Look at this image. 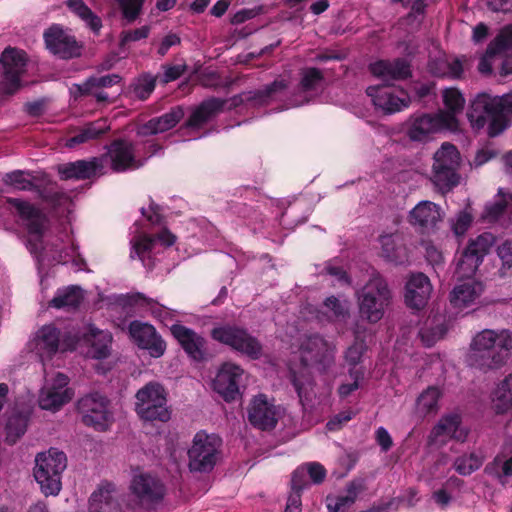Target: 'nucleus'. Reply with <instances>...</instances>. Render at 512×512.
<instances>
[{
	"instance_id": "1",
	"label": "nucleus",
	"mask_w": 512,
	"mask_h": 512,
	"mask_svg": "<svg viewBox=\"0 0 512 512\" xmlns=\"http://www.w3.org/2000/svg\"><path fill=\"white\" fill-rule=\"evenodd\" d=\"M289 369L293 385L304 405L313 394L312 369L325 371L334 362L335 346L318 335L300 337L291 346Z\"/></svg>"
},
{
	"instance_id": "2",
	"label": "nucleus",
	"mask_w": 512,
	"mask_h": 512,
	"mask_svg": "<svg viewBox=\"0 0 512 512\" xmlns=\"http://www.w3.org/2000/svg\"><path fill=\"white\" fill-rule=\"evenodd\" d=\"M9 203L16 207L23 225L27 229V246L30 252L39 260L44 261L51 256L57 263L72 262L78 265L81 261L77 247L69 240V247H59L57 243L44 244L43 235L46 229L47 219L37 209L27 202L18 199H9Z\"/></svg>"
},
{
	"instance_id": "3",
	"label": "nucleus",
	"mask_w": 512,
	"mask_h": 512,
	"mask_svg": "<svg viewBox=\"0 0 512 512\" xmlns=\"http://www.w3.org/2000/svg\"><path fill=\"white\" fill-rule=\"evenodd\" d=\"M469 122L474 130L487 127V134L496 137L503 133L512 119V93L503 96L478 94L468 113Z\"/></svg>"
},
{
	"instance_id": "4",
	"label": "nucleus",
	"mask_w": 512,
	"mask_h": 512,
	"mask_svg": "<svg viewBox=\"0 0 512 512\" xmlns=\"http://www.w3.org/2000/svg\"><path fill=\"white\" fill-rule=\"evenodd\" d=\"M512 350V333L508 330L484 329L470 343L467 355L469 365L481 369L501 366Z\"/></svg>"
},
{
	"instance_id": "5",
	"label": "nucleus",
	"mask_w": 512,
	"mask_h": 512,
	"mask_svg": "<svg viewBox=\"0 0 512 512\" xmlns=\"http://www.w3.org/2000/svg\"><path fill=\"white\" fill-rule=\"evenodd\" d=\"M67 466L66 455L56 448L35 457L34 478L46 496H56L62 488L61 476Z\"/></svg>"
},
{
	"instance_id": "6",
	"label": "nucleus",
	"mask_w": 512,
	"mask_h": 512,
	"mask_svg": "<svg viewBox=\"0 0 512 512\" xmlns=\"http://www.w3.org/2000/svg\"><path fill=\"white\" fill-rule=\"evenodd\" d=\"M390 291L385 280L376 275L357 293L359 315L370 323L382 319L389 304Z\"/></svg>"
},
{
	"instance_id": "7",
	"label": "nucleus",
	"mask_w": 512,
	"mask_h": 512,
	"mask_svg": "<svg viewBox=\"0 0 512 512\" xmlns=\"http://www.w3.org/2000/svg\"><path fill=\"white\" fill-rule=\"evenodd\" d=\"M135 398V411L142 420L167 422L170 419L166 391L160 383H147L137 391Z\"/></svg>"
},
{
	"instance_id": "8",
	"label": "nucleus",
	"mask_w": 512,
	"mask_h": 512,
	"mask_svg": "<svg viewBox=\"0 0 512 512\" xmlns=\"http://www.w3.org/2000/svg\"><path fill=\"white\" fill-rule=\"evenodd\" d=\"M221 438L215 434L199 431L188 450L189 468L196 472L211 471L220 458Z\"/></svg>"
},
{
	"instance_id": "9",
	"label": "nucleus",
	"mask_w": 512,
	"mask_h": 512,
	"mask_svg": "<svg viewBox=\"0 0 512 512\" xmlns=\"http://www.w3.org/2000/svg\"><path fill=\"white\" fill-rule=\"evenodd\" d=\"M460 165V154L450 143H443L434 154L432 181L441 191L445 192L459 183L457 173Z\"/></svg>"
},
{
	"instance_id": "10",
	"label": "nucleus",
	"mask_w": 512,
	"mask_h": 512,
	"mask_svg": "<svg viewBox=\"0 0 512 512\" xmlns=\"http://www.w3.org/2000/svg\"><path fill=\"white\" fill-rule=\"evenodd\" d=\"M211 337L213 340L253 359L259 358L262 352V347L257 339L245 329L235 325H217L212 329Z\"/></svg>"
},
{
	"instance_id": "11",
	"label": "nucleus",
	"mask_w": 512,
	"mask_h": 512,
	"mask_svg": "<svg viewBox=\"0 0 512 512\" xmlns=\"http://www.w3.org/2000/svg\"><path fill=\"white\" fill-rule=\"evenodd\" d=\"M112 335L107 330H100L91 323H83L73 329L72 342L85 347V355L92 359H105L111 354Z\"/></svg>"
},
{
	"instance_id": "12",
	"label": "nucleus",
	"mask_w": 512,
	"mask_h": 512,
	"mask_svg": "<svg viewBox=\"0 0 512 512\" xmlns=\"http://www.w3.org/2000/svg\"><path fill=\"white\" fill-rule=\"evenodd\" d=\"M73 330L67 332L60 339V332L53 325H44L29 342L32 351L41 358L51 357L58 350L73 351L77 349V343L72 342Z\"/></svg>"
},
{
	"instance_id": "13",
	"label": "nucleus",
	"mask_w": 512,
	"mask_h": 512,
	"mask_svg": "<svg viewBox=\"0 0 512 512\" xmlns=\"http://www.w3.org/2000/svg\"><path fill=\"white\" fill-rule=\"evenodd\" d=\"M129 491L136 509L151 508L164 495L162 483L151 474L140 470L133 471Z\"/></svg>"
},
{
	"instance_id": "14",
	"label": "nucleus",
	"mask_w": 512,
	"mask_h": 512,
	"mask_svg": "<svg viewBox=\"0 0 512 512\" xmlns=\"http://www.w3.org/2000/svg\"><path fill=\"white\" fill-rule=\"evenodd\" d=\"M457 128L454 115L439 111L435 114H423L412 119L408 135L413 141H425L430 135Z\"/></svg>"
},
{
	"instance_id": "15",
	"label": "nucleus",
	"mask_w": 512,
	"mask_h": 512,
	"mask_svg": "<svg viewBox=\"0 0 512 512\" xmlns=\"http://www.w3.org/2000/svg\"><path fill=\"white\" fill-rule=\"evenodd\" d=\"M68 384V377L62 373H57L47 379L39 394L40 408L55 412L70 402L74 396V391Z\"/></svg>"
},
{
	"instance_id": "16",
	"label": "nucleus",
	"mask_w": 512,
	"mask_h": 512,
	"mask_svg": "<svg viewBox=\"0 0 512 512\" xmlns=\"http://www.w3.org/2000/svg\"><path fill=\"white\" fill-rule=\"evenodd\" d=\"M366 92L374 106L385 114L400 112L411 101L406 91L388 85L369 86Z\"/></svg>"
},
{
	"instance_id": "17",
	"label": "nucleus",
	"mask_w": 512,
	"mask_h": 512,
	"mask_svg": "<svg viewBox=\"0 0 512 512\" xmlns=\"http://www.w3.org/2000/svg\"><path fill=\"white\" fill-rule=\"evenodd\" d=\"M176 237L163 229L156 237L141 233L134 236L131 243V258L138 257L145 266H150L152 255L159 252L158 247H169L175 243Z\"/></svg>"
},
{
	"instance_id": "18",
	"label": "nucleus",
	"mask_w": 512,
	"mask_h": 512,
	"mask_svg": "<svg viewBox=\"0 0 512 512\" xmlns=\"http://www.w3.org/2000/svg\"><path fill=\"white\" fill-rule=\"evenodd\" d=\"M282 414L283 409L264 394L256 395L248 409L250 423L261 430L274 428Z\"/></svg>"
},
{
	"instance_id": "19",
	"label": "nucleus",
	"mask_w": 512,
	"mask_h": 512,
	"mask_svg": "<svg viewBox=\"0 0 512 512\" xmlns=\"http://www.w3.org/2000/svg\"><path fill=\"white\" fill-rule=\"evenodd\" d=\"M83 422L97 430H105L110 419L107 399L99 393L84 396L78 401Z\"/></svg>"
},
{
	"instance_id": "20",
	"label": "nucleus",
	"mask_w": 512,
	"mask_h": 512,
	"mask_svg": "<svg viewBox=\"0 0 512 512\" xmlns=\"http://www.w3.org/2000/svg\"><path fill=\"white\" fill-rule=\"evenodd\" d=\"M106 158L116 172L138 169L143 166L146 157H140L137 148L131 143L116 140L108 147Z\"/></svg>"
},
{
	"instance_id": "21",
	"label": "nucleus",
	"mask_w": 512,
	"mask_h": 512,
	"mask_svg": "<svg viewBox=\"0 0 512 512\" xmlns=\"http://www.w3.org/2000/svg\"><path fill=\"white\" fill-rule=\"evenodd\" d=\"M4 84L8 93H13L20 87V77L25 70L27 56L24 51L7 48L0 59Z\"/></svg>"
},
{
	"instance_id": "22",
	"label": "nucleus",
	"mask_w": 512,
	"mask_h": 512,
	"mask_svg": "<svg viewBox=\"0 0 512 512\" xmlns=\"http://www.w3.org/2000/svg\"><path fill=\"white\" fill-rule=\"evenodd\" d=\"M129 334L132 340L142 349L148 350L152 357H161L166 350V343L148 323L133 321L129 325Z\"/></svg>"
},
{
	"instance_id": "23",
	"label": "nucleus",
	"mask_w": 512,
	"mask_h": 512,
	"mask_svg": "<svg viewBox=\"0 0 512 512\" xmlns=\"http://www.w3.org/2000/svg\"><path fill=\"white\" fill-rule=\"evenodd\" d=\"M484 292V285L475 280L468 279L455 285L451 294L450 302L455 309L460 311L477 309L481 304V296Z\"/></svg>"
},
{
	"instance_id": "24",
	"label": "nucleus",
	"mask_w": 512,
	"mask_h": 512,
	"mask_svg": "<svg viewBox=\"0 0 512 512\" xmlns=\"http://www.w3.org/2000/svg\"><path fill=\"white\" fill-rule=\"evenodd\" d=\"M242 374L240 366L230 362L224 363L213 381V389L226 401L234 400L239 393V380Z\"/></svg>"
},
{
	"instance_id": "25",
	"label": "nucleus",
	"mask_w": 512,
	"mask_h": 512,
	"mask_svg": "<svg viewBox=\"0 0 512 512\" xmlns=\"http://www.w3.org/2000/svg\"><path fill=\"white\" fill-rule=\"evenodd\" d=\"M460 416L456 413L444 415L433 427L429 436V442L433 445H442L448 439L464 441L467 430L460 426Z\"/></svg>"
},
{
	"instance_id": "26",
	"label": "nucleus",
	"mask_w": 512,
	"mask_h": 512,
	"mask_svg": "<svg viewBox=\"0 0 512 512\" xmlns=\"http://www.w3.org/2000/svg\"><path fill=\"white\" fill-rule=\"evenodd\" d=\"M44 39L47 48L61 58H71L80 53L74 37L59 26L49 28L44 34Z\"/></svg>"
},
{
	"instance_id": "27",
	"label": "nucleus",
	"mask_w": 512,
	"mask_h": 512,
	"mask_svg": "<svg viewBox=\"0 0 512 512\" xmlns=\"http://www.w3.org/2000/svg\"><path fill=\"white\" fill-rule=\"evenodd\" d=\"M432 285L423 273L412 274L405 287V303L408 307L420 310L430 299Z\"/></svg>"
},
{
	"instance_id": "28",
	"label": "nucleus",
	"mask_w": 512,
	"mask_h": 512,
	"mask_svg": "<svg viewBox=\"0 0 512 512\" xmlns=\"http://www.w3.org/2000/svg\"><path fill=\"white\" fill-rule=\"evenodd\" d=\"M323 76L315 68L304 69L298 91L293 95L290 106L296 107L309 103L322 90Z\"/></svg>"
},
{
	"instance_id": "29",
	"label": "nucleus",
	"mask_w": 512,
	"mask_h": 512,
	"mask_svg": "<svg viewBox=\"0 0 512 512\" xmlns=\"http://www.w3.org/2000/svg\"><path fill=\"white\" fill-rule=\"evenodd\" d=\"M171 333L188 354L194 360L200 361L205 356V340L192 329L181 324L171 326Z\"/></svg>"
},
{
	"instance_id": "30",
	"label": "nucleus",
	"mask_w": 512,
	"mask_h": 512,
	"mask_svg": "<svg viewBox=\"0 0 512 512\" xmlns=\"http://www.w3.org/2000/svg\"><path fill=\"white\" fill-rule=\"evenodd\" d=\"M369 69L375 77L385 82L403 80L411 75L410 65L402 59L379 60L371 63Z\"/></svg>"
},
{
	"instance_id": "31",
	"label": "nucleus",
	"mask_w": 512,
	"mask_h": 512,
	"mask_svg": "<svg viewBox=\"0 0 512 512\" xmlns=\"http://www.w3.org/2000/svg\"><path fill=\"white\" fill-rule=\"evenodd\" d=\"M115 487L110 483L101 484L91 495L90 512H136L135 507H129L124 511L122 506L115 501Z\"/></svg>"
},
{
	"instance_id": "32",
	"label": "nucleus",
	"mask_w": 512,
	"mask_h": 512,
	"mask_svg": "<svg viewBox=\"0 0 512 512\" xmlns=\"http://www.w3.org/2000/svg\"><path fill=\"white\" fill-rule=\"evenodd\" d=\"M512 52V25L501 30L499 35L491 42L486 53L480 59L478 69L482 74L492 71V58L498 53L508 54Z\"/></svg>"
},
{
	"instance_id": "33",
	"label": "nucleus",
	"mask_w": 512,
	"mask_h": 512,
	"mask_svg": "<svg viewBox=\"0 0 512 512\" xmlns=\"http://www.w3.org/2000/svg\"><path fill=\"white\" fill-rule=\"evenodd\" d=\"M102 169V159L93 158L60 165L58 173L62 179H87L102 173Z\"/></svg>"
},
{
	"instance_id": "34",
	"label": "nucleus",
	"mask_w": 512,
	"mask_h": 512,
	"mask_svg": "<svg viewBox=\"0 0 512 512\" xmlns=\"http://www.w3.org/2000/svg\"><path fill=\"white\" fill-rule=\"evenodd\" d=\"M184 112L181 107H175L168 113L149 120L138 128V135L148 136L166 132L175 127L183 118Z\"/></svg>"
},
{
	"instance_id": "35",
	"label": "nucleus",
	"mask_w": 512,
	"mask_h": 512,
	"mask_svg": "<svg viewBox=\"0 0 512 512\" xmlns=\"http://www.w3.org/2000/svg\"><path fill=\"white\" fill-rule=\"evenodd\" d=\"M441 209L431 201L419 202L409 213V222L422 228L434 227L441 220Z\"/></svg>"
},
{
	"instance_id": "36",
	"label": "nucleus",
	"mask_w": 512,
	"mask_h": 512,
	"mask_svg": "<svg viewBox=\"0 0 512 512\" xmlns=\"http://www.w3.org/2000/svg\"><path fill=\"white\" fill-rule=\"evenodd\" d=\"M307 476H309L313 483L319 484L325 479L326 470L317 462L306 463L298 467L292 475V490L302 491L308 483Z\"/></svg>"
},
{
	"instance_id": "37",
	"label": "nucleus",
	"mask_w": 512,
	"mask_h": 512,
	"mask_svg": "<svg viewBox=\"0 0 512 512\" xmlns=\"http://www.w3.org/2000/svg\"><path fill=\"white\" fill-rule=\"evenodd\" d=\"M382 255L387 260L402 264L408 259V252L398 234L382 235L380 237Z\"/></svg>"
},
{
	"instance_id": "38",
	"label": "nucleus",
	"mask_w": 512,
	"mask_h": 512,
	"mask_svg": "<svg viewBox=\"0 0 512 512\" xmlns=\"http://www.w3.org/2000/svg\"><path fill=\"white\" fill-rule=\"evenodd\" d=\"M491 404L498 414L512 411V373L496 386L491 394Z\"/></svg>"
},
{
	"instance_id": "39",
	"label": "nucleus",
	"mask_w": 512,
	"mask_h": 512,
	"mask_svg": "<svg viewBox=\"0 0 512 512\" xmlns=\"http://www.w3.org/2000/svg\"><path fill=\"white\" fill-rule=\"evenodd\" d=\"M69 11L79 18L93 33L99 34L102 28L101 18L94 13L83 0H67Z\"/></svg>"
},
{
	"instance_id": "40",
	"label": "nucleus",
	"mask_w": 512,
	"mask_h": 512,
	"mask_svg": "<svg viewBox=\"0 0 512 512\" xmlns=\"http://www.w3.org/2000/svg\"><path fill=\"white\" fill-rule=\"evenodd\" d=\"M224 102L219 99H210L204 101L198 106L188 119L187 126L191 128H199L207 121L212 119L223 109Z\"/></svg>"
},
{
	"instance_id": "41",
	"label": "nucleus",
	"mask_w": 512,
	"mask_h": 512,
	"mask_svg": "<svg viewBox=\"0 0 512 512\" xmlns=\"http://www.w3.org/2000/svg\"><path fill=\"white\" fill-rule=\"evenodd\" d=\"M110 126L107 120L100 119L95 122L85 125L75 136L71 137L66 142V146L69 148L75 147L76 145L83 144L90 140L99 138L102 134L109 130Z\"/></svg>"
},
{
	"instance_id": "42",
	"label": "nucleus",
	"mask_w": 512,
	"mask_h": 512,
	"mask_svg": "<svg viewBox=\"0 0 512 512\" xmlns=\"http://www.w3.org/2000/svg\"><path fill=\"white\" fill-rule=\"evenodd\" d=\"M429 70L436 76L459 77L463 71V66L459 59H449L442 54L429 63Z\"/></svg>"
},
{
	"instance_id": "43",
	"label": "nucleus",
	"mask_w": 512,
	"mask_h": 512,
	"mask_svg": "<svg viewBox=\"0 0 512 512\" xmlns=\"http://www.w3.org/2000/svg\"><path fill=\"white\" fill-rule=\"evenodd\" d=\"M442 391L436 386H430L424 390L416 401V411L421 415L436 413L439 410V400Z\"/></svg>"
},
{
	"instance_id": "44",
	"label": "nucleus",
	"mask_w": 512,
	"mask_h": 512,
	"mask_svg": "<svg viewBox=\"0 0 512 512\" xmlns=\"http://www.w3.org/2000/svg\"><path fill=\"white\" fill-rule=\"evenodd\" d=\"M348 315V302L340 301L335 297H328L317 315L320 321H340Z\"/></svg>"
},
{
	"instance_id": "45",
	"label": "nucleus",
	"mask_w": 512,
	"mask_h": 512,
	"mask_svg": "<svg viewBox=\"0 0 512 512\" xmlns=\"http://www.w3.org/2000/svg\"><path fill=\"white\" fill-rule=\"evenodd\" d=\"M447 331L448 325L445 323V319L442 316H439L430 320L425 327L420 330L419 334L422 343L425 346L430 347L440 340Z\"/></svg>"
},
{
	"instance_id": "46",
	"label": "nucleus",
	"mask_w": 512,
	"mask_h": 512,
	"mask_svg": "<svg viewBox=\"0 0 512 512\" xmlns=\"http://www.w3.org/2000/svg\"><path fill=\"white\" fill-rule=\"evenodd\" d=\"M29 409H22L20 412L8 417L5 430L6 440L15 443L26 431Z\"/></svg>"
},
{
	"instance_id": "47",
	"label": "nucleus",
	"mask_w": 512,
	"mask_h": 512,
	"mask_svg": "<svg viewBox=\"0 0 512 512\" xmlns=\"http://www.w3.org/2000/svg\"><path fill=\"white\" fill-rule=\"evenodd\" d=\"M119 81L120 77L116 74L102 77H90L83 84L72 85L70 92L75 97L82 96L84 93L92 92L94 88L110 87Z\"/></svg>"
},
{
	"instance_id": "48",
	"label": "nucleus",
	"mask_w": 512,
	"mask_h": 512,
	"mask_svg": "<svg viewBox=\"0 0 512 512\" xmlns=\"http://www.w3.org/2000/svg\"><path fill=\"white\" fill-rule=\"evenodd\" d=\"M358 495L357 486L350 484L345 493L338 496H328L326 505L329 512H345L356 500Z\"/></svg>"
},
{
	"instance_id": "49",
	"label": "nucleus",
	"mask_w": 512,
	"mask_h": 512,
	"mask_svg": "<svg viewBox=\"0 0 512 512\" xmlns=\"http://www.w3.org/2000/svg\"><path fill=\"white\" fill-rule=\"evenodd\" d=\"M82 300V290L77 286H71L58 290L55 297L51 300V305L55 308L76 307Z\"/></svg>"
},
{
	"instance_id": "50",
	"label": "nucleus",
	"mask_w": 512,
	"mask_h": 512,
	"mask_svg": "<svg viewBox=\"0 0 512 512\" xmlns=\"http://www.w3.org/2000/svg\"><path fill=\"white\" fill-rule=\"evenodd\" d=\"M510 203H512V193L505 194L502 189H499L494 201L485 206L482 218L489 222L497 220Z\"/></svg>"
},
{
	"instance_id": "51",
	"label": "nucleus",
	"mask_w": 512,
	"mask_h": 512,
	"mask_svg": "<svg viewBox=\"0 0 512 512\" xmlns=\"http://www.w3.org/2000/svg\"><path fill=\"white\" fill-rule=\"evenodd\" d=\"M481 263L479 257L472 255L465 249L457 261L456 275L458 279H471Z\"/></svg>"
},
{
	"instance_id": "52",
	"label": "nucleus",
	"mask_w": 512,
	"mask_h": 512,
	"mask_svg": "<svg viewBox=\"0 0 512 512\" xmlns=\"http://www.w3.org/2000/svg\"><path fill=\"white\" fill-rule=\"evenodd\" d=\"M3 183L11 187L13 190L19 191H30L35 187L32 175L21 170L5 174L3 177Z\"/></svg>"
},
{
	"instance_id": "53",
	"label": "nucleus",
	"mask_w": 512,
	"mask_h": 512,
	"mask_svg": "<svg viewBox=\"0 0 512 512\" xmlns=\"http://www.w3.org/2000/svg\"><path fill=\"white\" fill-rule=\"evenodd\" d=\"M134 298L135 303L147 308L151 314L161 322L166 323L171 319V311L154 300L149 299L142 294H136Z\"/></svg>"
},
{
	"instance_id": "54",
	"label": "nucleus",
	"mask_w": 512,
	"mask_h": 512,
	"mask_svg": "<svg viewBox=\"0 0 512 512\" xmlns=\"http://www.w3.org/2000/svg\"><path fill=\"white\" fill-rule=\"evenodd\" d=\"M443 102L447 109L445 113L456 115L460 113L465 105V99L459 90L455 88H447L443 91ZM457 120V118H455Z\"/></svg>"
},
{
	"instance_id": "55",
	"label": "nucleus",
	"mask_w": 512,
	"mask_h": 512,
	"mask_svg": "<svg viewBox=\"0 0 512 512\" xmlns=\"http://www.w3.org/2000/svg\"><path fill=\"white\" fill-rule=\"evenodd\" d=\"M493 243V235L490 233H484L479 235L476 239L471 240L466 250L472 255L479 257V260L482 262L484 256L488 253Z\"/></svg>"
},
{
	"instance_id": "56",
	"label": "nucleus",
	"mask_w": 512,
	"mask_h": 512,
	"mask_svg": "<svg viewBox=\"0 0 512 512\" xmlns=\"http://www.w3.org/2000/svg\"><path fill=\"white\" fill-rule=\"evenodd\" d=\"M508 453H512V442H507L503 447L502 454L494 460L493 469L498 476H512V457L506 459Z\"/></svg>"
},
{
	"instance_id": "57",
	"label": "nucleus",
	"mask_w": 512,
	"mask_h": 512,
	"mask_svg": "<svg viewBox=\"0 0 512 512\" xmlns=\"http://www.w3.org/2000/svg\"><path fill=\"white\" fill-rule=\"evenodd\" d=\"M483 463V458L477 454H470L458 458L455 462V469L461 475H469L479 469Z\"/></svg>"
},
{
	"instance_id": "58",
	"label": "nucleus",
	"mask_w": 512,
	"mask_h": 512,
	"mask_svg": "<svg viewBox=\"0 0 512 512\" xmlns=\"http://www.w3.org/2000/svg\"><path fill=\"white\" fill-rule=\"evenodd\" d=\"M150 34V26L145 25L134 30H124L120 34V46L125 47L131 42L145 39Z\"/></svg>"
},
{
	"instance_id": "59",
	"label": "nucleus",
	"mask_w": 512,
	"mask_h": 512,
	"mask_svg": "<svg viewBox=\"0 0 512 512\" xmlns=\"http://www.w3.org/2000/svg\"><path fill=\"white\" fill-rule=\"evenodd\" d=\"M123 16L129 22L137 19L140 15L143 0H117Z\"/></svg>"
},
{
	"instance_id": "60",
	"label": "nucleus",
	"mask_w": 512,
	"mask_h": 512,
	"mask_svg": "<svg viewBox=\"0 0 512 512\" xmlns=\"http://www.w3.org/2000/svg\"><path fill=\"white\" fill-rule=\"evenodd\" d=\"M363 369L362 368H351L350 369V377L352 379V383L342 384L339 387V395L341 397H347L350 393L357 390L359 388V383L363 378Z\"/></svg>"
},
{
	"instance_id": "61",
	"label": "nucleus",
	"mask_w": 512,
	"mask_h": 512,
	"mask_svg": "<svg viewBox=\"0 0 512 512\" xmlns=\"http://www.w3.org/2000/svg\"><path fill=\"white\" fill-rule=\"evenodd\" d=\"M155 81L152 78H142L134 86V94L137 98L145 100L153 92Z\"/></svg>"
},
{
	"instance_id": "62",
	"label": "nucleus",
	"mask_w": 512,
	"mask_h": 512,
	"mask_svg": "<svg viewBox=\"0 0 512 512\" xmlns=\"http://www.w3.org/2000/svg\"><path fill=\"white\" fill-rule=\"evenodd\" d=\"M365 350V345L362 341H355L353 345H351L346 353L345 360L350 365L354 366L353 368H357L356 365L360 362L363 352Z\"/></svg>"
},
{
	"instance_id": "63",
	"label": "nucleus",
	"mask_w": 512,
	"mask_h": 512,
	"mask_svg": "<svg viewBox=\"0 0 512 512\" xmlns=\"http://www.w3.org/2000/svg\"><path fill=\"white\" fill-rule=\"evenodd\" d=\"M472 222V215L467 210L460 212L453 222V230L457 235L464 234Z\"/></svg>"
},
{
	"instance_id": "64",
	"label": "nucleus",
	"mask_w": 512,
	"mask_h": 512,
	"mask_svg": "<svg viewBox=\"0 0 512 512\" xmlns=\"http://www.w3.org/2000/svg\"><path fill=\"white\" fill-rule=\"evenodd\" d=\"M497 253L499 258L502 261L504 268H511L512 267V242L506 241L503 244H501L498 249Z\"/></svg>"
}]
</instances>
